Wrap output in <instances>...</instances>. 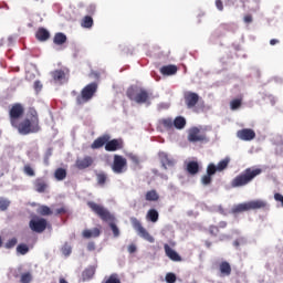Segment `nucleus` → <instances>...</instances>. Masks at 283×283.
<instances>
[{
    "label": "nucleus",
    "mask_w": 283,
    "mask_h": 283,
    "mask_svg": "<svg viewBox=\"0 0 283 283\" xmlns=\"http://www.w3.org/2000/svg\"><path fill=\"white\" fill-rule=\"evenodd\" d=\"M33 87H34L36 94H39V92H41L43 90V84H41V81H35L33 84Z\"/></svg>",
    "instance_id": "09e8293b"
},
{
    "label": "nucleus",
    "mask_w": 283,
    "mask_h": 283,
    "mask_svg": "<svg viewBox=\"0 0 283 283\" xmlns=\"http://www.w3.org/2000/svg\"><path fill=\"white\" fill-rule=\"evenodd\" d=\"M96 250V244L94 242H88L87 243V251H95Z\"/></svg>",
    "instance_id": "6e6d98bb"
},
{
    "label": "nucleus",
    "mask_w": 283,
    "mask_h": 283,
    "mask_svg": "<svg viewBox=\"0 0 283 283\" xmlns=\"http://www.w3.org/2000/svg\"><path fill=\"white\" fill-rule=\"evenodd\" d=\"M81 25L82 28H92V25H94V19H92L90 15H86L83 18Z\"/></svg>",
    "instance_id": "f704fd0d"
},
{
    "label": "nucleus",
    "mask_w": 283,
    "mask_h": 283,
    "mask_svg": "<svg viewBox=\"0 0 283 283\" xmlns=\"http://www.w3.org/2000/svg\"><path fill=\"white\" fill-rule=\"evenodd\" d=\"M87 207L103 220V222H108V227L111 228L114 238H118L120 235V230L118 229V226H116V217L107 210V208L94 202V201H87Z\"/></svg>",
    "instance_id": "f03ea898"
},
{
    "label": "nucleus",
    "mask_w": 283,
    "mask_h": 283,
    "mask_svg": "<svg viewBox=\"0 0 283 283\" xmlns=\"http://www.w3.org/2000/svg\"><path fill=\"white\" fill-rule=\"evenodd\" d=\"M164 251L167 258H169V260H171L172 262H182V256H180V254H178L176 250L171 249L169 244L167 243L164 244Z\"/></svg>",
    "instance_id": "f3484780"
},
{
    "label": "nucleus",
    "mask_w": 283,
    "mask_h": 283,
    "mask_svg": "<svg viewBox=\"0 0 283 283\" xmlns=\"http://www.w3.org/2000/svg\"><path fill=\"white\" fill-rule=\"evenodd\" d=\"M96 178H97V185H105V182H107V175L105 172H98L96 175Z\"/></svg>",
    "instance_id": "e433bc0d"
},
{
    "label": "nucleus",
    "mask_w": 283,
    "mask_h": 283,
    "mask_svg": "<svg viewBox=\"0 0 283 283\" xmlns=\"http://www.w3.org/2000/svg\"><path fill=\"white\" fill-rule=\"evenodd\" d=\"M23 172L31 178L35 176L34 169L30 165H24Z\"/></svg>",
    "instance_id": "79ce46f5"
},
{
    "label": "nucleus",
    "mask_w": 283,
    "mask_h": 283,
    "mask_svg": "<svg viewBox=\"0 0 283 283\" xmlns=\"http://www.w3.org/2000/svg\"><path fill=\"white\" fill-rule=\"evenodd\" d=\"M136 244L132 243L130 245H128V253H136Z\"/></svg>",
    "instance_id": "4d7b16f0"
},
{
    "label": "nucleus",
    "mask_w": 283,
    "mask_h": 283,
    "mask_svg": "<svg viewBox=\"0 0 283 283\" xmlns=\"http://www.w3.org/2000/svg\"><path fill=\"white\" fill-rule=\"evenodd\" d=\"M147 202H158L160 200V195L156 190H149L145 195Z\"/></svg>",
    "instance_id": "bb28decb"
},
{
    "label": "nucleus",
    "mask_w": 283,
    "mask_h": 283,
    "mask_svg": "<svg viewBox=\"0 0 283 283\" xmlns=\"http://www.w3.org/2000/svg\"><path fill=\"white\" fill-rule=\"evenodd\" d=\"M39 213H40V216H52V213H54V212L52 211V209H50V207L42 206V207H40Z\"/></svg>",
    "instance_id": "ea45409f"
},
{
    "label": "nucleus",
    "mask_w": 283,
    "mask_h": 283,
    "mask_svg": "<svg viewBox=\"0 0 283 283\" xmlns=\"http://www.w3.org/2000/svg\"><path fill=\"white\" fill-rule=\"evenodd\" d=\"M159 72L163 76H174V74H177L178 72V66L174 64L164 65L160 67Z\"/></svg>",
    "instance_id": "6ab92c4d"
},
{
    "label": "nucleus",
    "mask_w": 283,
    "mask_h": 283,
    "mask_svg": "<svg viewBox=\"0 0 283 283\" xmlns=\"http://www.w3.org/2000/svg\"><path fill=\"white\" fill-rule=\"evenodd\" d=\"M166 282L167 283H176V274L175 273H167L166 274Z\"/></svg>",
    "instance_id": "49530a36"
},
{
    "label": "nucleus",
    "mask_w": 283,
    "mask_h": 283,
    "mask_svg": "<svg viewBox=\"0 0 283 283\" xmlns=\"http://www.w3.org/2000/svg\"><path fill=\"white\" fill-rule=\"evenodd\" d=\"M65 213H67V208L61 207L55 210L54 216H65Z\"/></svg>",
    "instance_id": "de8ad7c7"
},
{
    "label": "nucleus",
    "mask_w": 283,
    "mask_h": 283,
    "mask_svg": "<svg viewBox=\"0 0 283 283\" xmlns=\"http://www.w3.org/2000/svg\"><path fill=\"white\" fill-rule=\"evenodd\" d=\"M233 244L234 247H240V241H234Z\"/></svg>",
    "instance_id": "0e129e2a"
},
{
    "label": "nucleus",
    "mask_w": 283,
    "mask_h": 283,
    "mask_svg": "<svg viewBox=\"0 0 283 283\" xmlns=\"http://www.w3.org/2000/svg\"><path fill=\"white\" fill-rule=\"evenodd\" d=\"M112 170L114 174H125L127 171V159L120 155H114Z\"/></svg>",
    "instance_id": "1a4fd4ad"
},
{
    "label": "nucleus",
    "mask_w": 283,
    "mask_h": 283,
    "mask_svg": "<svg viewBox=\"0 0 283 283\" xmlns=\"http://www.w3.org/2000/svg\"><path fill=\"white\" fill-rule=\"evenodd\" d=\"M223 240H229V235H227V234H221V235L219 237V241L222 242Z\"/></svg>",
    "instance_id": "052dcab7"
},
{
    "label": "nucleus",
    "mask_w": 283,
    "mask_h": 283,
    "mask_svg": "<svg viewBox=\"0 0 283 283\" xmlns=\"http://www.w3.org/2000/svg\"><path fill=\"white\" fill-rule=\"evenodd\" d=\"M96 274V266L90 265L82 272V281L90 282L92 277Z\"/></svg>",
    "instance_id": "aec40b11"
},
{
    "label": "nucleus",
    "mask_w": 283,
    "mask_h": 283,
    "mask_svg": "<svg viewBox=\"0 0 283 283\" xmlns=\"http://www.w3.org/2000/svg\"><path fill=\"white\" fill-rule=\"evenodd\" d=\"M126 96L137 105L149 103V92L140 86H130L126 91Z\"/></svg>",
    "instance_id": "20e7f679"
},
{
    "label": "nucleus",
    "mask_w": 283,
    "mask_h": 283,
    "mask_svg": "<svg viewBox=\"0 0 283 283\" xmlns=\"http://www.w3.org/2000/svg\"><path fill=\"white\" fill-rule=\"evenodd\" d=\"M94 165V158L92 156H84L83 158H77L75 161L76 169L83 170L88 169Z\"/></svg>",
    "instance_id": "4468645a"
},
{
    "label": "nucleus",
    "mask_w": 283,
    "mask_h": 283,
    "mask_svg": "<svg viewBox=\"0 0 283 283\" xmlns=\"http://www.w3.org/2000/svg\"><path fill=\"white\" fill-rule=\"evenodd\" d=\"M160 214H158V211L156 209H149L146 214V220H149V222H156Z\"/></svg>",
    "instance_id": "7c9ffc66"
},
{
    "label": "nucleus",
    "mask_w": 283,
    "mask_h": 283,
    "mask_svg": "<svg viewBox=\"0 0 283 283\" xmlns=\"http://www.w3.org/2000/svg\"><path fill=\"white\" fill-rule=\"evenodd\" d=\"M33 187L38 193H45L48 191V180L43 177H39L34 180Z\"/></svg>",
    "instance_id": "a211bd4d"
},
{
    "label": "nucleus",
    "mask_w": 283,
    "mask_h": 283,
    "mask_svg": "<svg viewBox=\"0 0 283 283\" xmlns=\"http://www.w3.org/2000/svg\"><path fill=\"white\" fill-rule=\"evenodd\" d=\"M186 171L190 174V176H196L200 171V164L198 161H189L186 166Z\"/></svg>",
    "instance_id": "b1692460"
},
{
    "label": "nucleus",
    "mask_w": 283,
    "mask_h": 283,
    "mask_svg": "<svg viewBox=\"0 0 283 283\" xmlns=\"http://www.w3.org/2000/svg\"><path fill=\"white\" fill-rule=\"evenodd\" d=\"M62 253L63 255H70L72 253V248H70V245H64L62 248Z\"/></svg>",
    "instance_id": "603ef678"
},
{
    "label": "nucleus",
    "mask_w": 283,
    "mask_h": 283,
    "mask_svg": "<svg viewBox=\"0 0 283 283\" xmlns=\"http://www.w3.org/2000/svg\"><path fill=\"white\" fill-rule=\"evenodd\" d=\"M207 249H211V241H205Z\"/></svg>",
    "instance_id": "680f3d73"
},
{
    "label": "nucleus",
    "mask_w": 283,
    "mask_h": 283,
    "mask_svg": "<svg viewBox=\"0 0 283 283\" xmlns=\"http://www.w3.org/2000/svg\"><path fill=\"white\" fill-rule=\"evenodd\" d=\"M172 125L175 129H185V127H187V119L182 116H177L172 119Z\"/></svg>",
    "instance_id": "a878e982"
},
{
    "label": "nucleus",
    "mask_w": 283,
    "mask_h": 283,
    "mask_svg": "<svg viewBox=\"0 0 283 283\" xmlns=\"http://www.w3.org/2000/svg\"><path fill=\"white\" fill-rule=\"evenodd\" d=\"M104 283H120V279L118 277V274L113 273L104 281Z\"/></svg>",
    "instance_id": "58836bf2"
},
{
    "label": "nucleus",
    "mask_w": 283,
    "mask_h": 283,
    "mask_svg": "<svg viewBox=\"0 0 283 283\" xmlns=\"http://www.w3.org/2000/svg\"><path fill=\"white\" fill-rule=\"evenodd\" d=\"M60 283H69V282H67V280L61 277V279H60Z\"/></svg>",
    "instance_id": "e2e57ef3"
},
{
    "label": "nucleus",
    "mask_w": 283,
    "mask_h": 283,
    "mask_svg": "<svg viewBox=\"0 0 283 283\" xmlns=\"http://www.w3.org/2000/svg\"><path fill=\"white\" fill-rule=\"evenodd\" d=\"M217 171H218V168H217L216 164H209L207 166V175L208 176H216Z\"/></svg>",
    "instance_id": "a19ab883"
},
{
    "label": "nucleus",
    "mask_w": 283,
    "mask_h": 283,
    "mask_svg": "<svg viewBox=\"0 0 283 283\" xmlns=\"http://www.w3.org/2000/svg\"><path fill=\"white\" fill-rule=\"evenodd\" d=\"M260 174H262L261 168H247L241 174L235 176L231 180L230 185H231L232 189H238L240 187H247V185H251V182H253V180H255V178H258V176H260Z\"/></svg>",
    "instance_id": "7ed1b4c3"
},
{
    "label": "nucleus",
    "mask_w": 283,
    "mask_h": 283,
    "mask_svg": "<svg viewBox=\"0 0 283 283\" xmlns=\"http://www.w3.org/2000/svg\"><path fill=\"white\" fill-rule=\"evenodd\" d=\"M274 200L276 202H281V207H283V196L280 192L274 193Z\"/></svg>",
    "instance_id": "3c124183"
},
{
    "label": "nucleus",
    "mask_w": 283,
    "mask_h": 283,
    "mask_svg": "<svg viewBox=\"0 0 283 283\" xmlns=\"http://www.w3.org/2000/svg\"><path fill=\"white\" fill-rule=\"evenodd\" d=\"M29 227L31 231H34V233H43V231L48 229V220H45L44 218L31 219L29 222Z\"/></svg>",
    "instance_id": "9d476101"
},
{
    "label": "nucleus",
    "mask_w": 283,
    "mask_h": 283,
    "mask_svg": "<svg viewBox=\"0 0 283 283\" xmlns=\"http://www.w3.org/2000/svg\"><path fill=\"white\" fill-rule=\"evenodd\" d=\"M107 140H112V136L109 134H104L97 137L91 145V149H101V147H105L107 145Z\"/></svg>",
    "instance_id": "2eb2a0df"
},
{
    "label": "nucleus",
    "mask_w": 283,
    "mask_h": 283,
    "mask_svg": "<svg viewBox=\"0 0 283 283\" xmlns=\"http://www.w3.org/2000/svg\"><path fill=\"white\" fill-rule=\"evenodd\" d=\"M160 127H164V129H174V118L171 117H164L159 119Z\"/></svg>",
    "instance_id": "c85d7f7f"
},
{
    "label": "nucleus",
    "mask_w": 283,
    "mask_h": 283,
    "mask_svg": "<svg viewBox=\"0 0 283 283\" xmlns=\"http://www.w3.org/2000/svg\"><path fill=\"white\" fill-rule=\"evenodd\" d=\"M219 229H227V227H228V223H227V221H220L219 222V226H217Z\"/></svg>",
    "instance_id": "13d9d810"
},
{
    "label": "nucleus",
    "mask_w": 283,
    "mask_h": 283,
    "mask_svg": "<svg viewBox=\"0 0 283 283\" xmlns=\"http://www.w3.org/2000/svg\"><path fill=\"white\" fill-rule=\"evenodd\" d=\"M35 38L38 41L45 42L50 39V31L45 28H39L35 33Z\"/></svg>",
    "instance_id": "5701e85b"
},
{
    "label": "nucleus",
    "mask_w": 283,
    "mask_h": 283,
    "mask_svg": "<svg viewBox=\"0 0 283 283\" xmlns=\"http://www.w3.org/2000/svg\"><path fill=\"white\" fill-rule=\"evenodd\" d=\"M14 247H17V238H12L6 243V249H14Z\"/></svg>",
    "instance_id": "a18cd8bd"
},
{
    "label": "nucleus",
    "mask_w": 283,
    "mask_h": 283,
    "mask_svg": "<svg viewBox=\"0 0 283 283\" xmlns=\"http://www.w3.org/2000/svg\"><path fill=\"white\" fill-rule=\"evenodd\" d=\"M125 147V143L122 138L117 139H108L105 145L106 151H119V149H123Z\"/></svg>",
    "instance_id": "ddd939ff"
},
{
    "label": "nucleus",
    "mask_w": 283,
    "mask_h": 283,
    "mask_svg": "<svg viewBox=\"0 0 283 283\" xmlns=\"http://www.w3.org/2000/svg\"><path fill=\"white\" fill-rule=\"evenodd\" d=\"M83 238H85L86 240H90V238H98L101 235V229L98 228H94L92 230L90 229H85L82 232Z\"/></svg>",
    "instance_id": "393cba45"
},
{
    "label": "nucleus",
    "mask_w": 283,
    "mask_h": 283,
    "mask_svg": "<svg viewBox=\"0 0 283 283\" xmlns=\"http://www.w3.org/2000/svg\"><path fill=\"white\" fill-rule=\"evenodd\" d=\"M54 178L57 180H65L67 178V170L65 168H57L54 172Z\"/></svg>",
    "instance_id": "c756f323"
},
{
    "label": "nucleus",
    "mask_w": 283,
    "mask_h": 283,
    "mask_svg": "<svg viewBox=\"0 0 283 283\" xmlns=\"http://www.w3.org/2000/svg\"><path fill=\"white\" fill-rule=\"evenodd\" d=\"M216 8L222 12L224 10V4L222 3V0H216Z\"/></svg>",
    "instance_id": "864d4df0"
},
{
    "label": "nucleus",
    "mask_w": 283,
    "mask_h": 283,
    "mask_svg": "<svg viewBox=\"0 0 283 283\" xmlns=\"http://www.w3.org/2000/svg\"><path fill=\"white\" fill-rule=\"evenodd\" d=\"M242 1V3H245V1H249V0H241Z\"/></svg>",
    "instance_id": "338daca9"
},
{
    "label": "nucleus",
    "mask_w": 283,
    "mask_h": 283,
    "mask_svg": "<svg viewBox=\"0 0 283 283\" xmlns=\"http://www.w3.org/2000/svg\"><path fill=\"white\" fill-rule=\"evenodd\" d=\"M242 107V97L234 98L230 102V109L235 112V109H240Z\"/></svg>",
    "instance_id": "2f4dec72"
},
{
    "label": "nucleus",
    "mask_w": 283,
    "mask_h": 283,
    "mask_svg": "<svg viewBox=\"0 0 283 283\" xmlns=\"http://www.w3.org/2000/svg\"><path fill=\"white\" fill-rule=\"evenodd\" d=\"M25 114V109L21 104H14L9 111V118L11 126L18 129L21 136H28V134H39L41 132V125H39V113L34 107H30L25 118L19 122Z\"/></svg>",
    "instance_id": "f257e3e1"
},
{
    "label": "nucleus",
    "mask_w": 283,
    "mask_h": 283,
    "mask_svg": "<svg viewBox=\"0 0 283 283\" xmlns=\"http://www.w3.org/2000/svg\"><path fill=\"white\" fill-rule=\"evenodd\" d=\"M244 23H253V15L247 14L243 18Z\"/></svg>",
    "instance_id": "5fc2aeb1"
},
{
    "label": "nucleus",
    "mask_w": 283,
    "mask_h": 283,
    "mask_svg": "<svg viewBox=\"0 0 283 283\" xmlns=\"http://www.w3.org/2000/svg\"><path fill=\"white\" fill-rule=\"evenodd\" d=\"M35 1H39V0H35Z\"/></svg>",
    "instance_id": "774afa93"
},
{
    "label": "nucleus",
    "mask_w": 283,
    "mask_h": 283,
    "mask_svg": "<svg viewBox=\"0 0 283 283\" xmlns=\"http://www.w3.org/2000/svg\"><path fill=\"white\" fill-rule=\"evenodd\" d=\"M229 163H231V159L229 157H226L224 159L219 161L217 165V171H224V169L229 167Z\"/></svg>",
    "instance_id": "473e14b6"
},
{
    "label": "nucleus",
    "mask_w": 283,
    "mask_h": 283,
    "mask_svg": "<svg viewBox=\"0 0 283 283\" xmlns=\"http://www.w3.org/2000/svg\"><path fill=\"white\" fill-rule=\"evenodd\" d=\"M184 101L188 109H193V107H196L200 101V95L193 92H186L184 94Z\"/></svg>",
    "instance_id": "f8f14e48"
},
{
    "label": "nucleus",
    "mask_w": 283,
    "mask_h": 283,
    "mask_svg": "<svg viewBox=\"0 0 283 283\" xmlns=\"http://www.w3.org/2000/svg\"><path fill=\"white\" fill-rule=\"evenodd\" d=\"M11 201L7 198L0 197V211H8L10 209Z\"/></svg>",
    "instance_id": "72a5a7b5"
},
{
    "label": "nucleus",
    "mask_w": 283,
    "mask_h": 283,
    "mask_svg": "<svg viewBox=\"0 0 283 283\" xmlns=\"http://www.w3.org/2000/svg\"><path fill=\"white\" fill-rule=\"evenodd\" d=\"M212 178H211V175H205L202 178H201V182H202V185H211V182H212Z\"/></svg>",
    "instance_id": "c03bdc74"
},
{
    "label": "nucleus",
    "mask_w": 283,
    "mask_h": 283,
    "mask_svg": "<svg viewBox=\"0 0 283 283\" xmlns=\"http://www.w3.org/2000/svg\"><path fill=\"white\" fill-rule=\"evenodd\" d=\"M266 201L256 199L243 203H239L232 207L231 213H244V211H255L258 209H266Z\"/></svg>",
    "instance_id": "39448f33"
},
{
    "label": "nucleus",
    "mask_w": 283,
    "mask_h": 283,
    "mask_svg": "<svg viewBox=\"0 0 283 283\" xmlns=\"http://www.w3.org/2000/svg\"><path fill=\"white\" fill-rule=\"evenodd\" d=\"M237 136L240 138V140H253V138H255V130L251 128H243L237 132Z\"/></svg>",
    "instance_id": "dca6fc26"
},
{
    "label": "nucleus",
    "mask_w": 283,
    "mask_h": 283,
    "mask_svg": "<svg viewBox=\"0 0 283 283\" xmlns=\"http://www.w3.org/2000/svg\"><path fill=\"white\" fill-rule=\"evenodd\" d=\"M17 251L20 253V255H25L30 251V248L28 244L22 243L17 247Z\"/></svg>",
    "instance_id": "4c0bfd02"
},
{
    "label": "nucleus",
    "mask_w": 283,
    "mask_h": 283,
    "mask_svg": "<svg viewBox=\"0 0 283 283\" xmlns=\"http://www.w3.org/2000/svg\"><path fill=\"white\" fill-rule=\"evenodd\" d=\"M130 223L133 229L137 231L139 238H143L144 240H146V242H150V244H154L156 242V239H154L151 234H149V231H147V229L143 227V223H140V220H138L136 217L130 218Z\"/></svg>",
    "instance_id": "0eeeda50"
},
{
    "label": "nucleus",
    "mask_w": 283,
    "mask_h": 283,
    "mask_svg": "<svg viewBox=\"0 0 283 283\" xmlns=\"http://www.w3.org/2000/svg\"><path fill=\"white\" fill-rule=\"evenodd\" d=\"M96 92H98V84L96 82L87 84L82 88L81 94L76 96V105H85V103H90V99L94 98Z\"/></svg>",
    "instance_id": "423d86ee"
},
{
    "label": "nucleus",
    "mask_w": 283,
    "mask_h": 283,
    "mask_svg": "<svg viewBox=\"0 0 283 283\" xmlns=\"http://www.w3.org/2000/svg\"><path fill=\"white\" fill-rule=\"evenodd\" d=\"M159 159L165 169H167V167H174L176 163L174 161V158L169 157L167 153H159Z\"/></svg>",
    "instance_id": "412c9836"
},
{
    "label": "nucleus",
    "mask_w": 283,
    "mask_h": 283,
    "mask_svg": "<svg viewBox=\"0 0 283 283\" xmlns=\"http://www.w3.org/2000/svg\"><path fill=\"white\" fill-rule=\"evenodd\" d=\"M219 271H220L221 277H229V275H231V264L227 261H222L219 264Z\"/></svg>",
    "instance_id": "4be33fe9"
},
{
    "label": "nucleus",
    "mask_w": 283,
    "mask_h": 283,
    "mask_svg": "<svg viewBox=\"0 0 283 283\" xmlns=\"http://www.w3.org/2000/svg\"><path fill=\"white\" fill-rule=\"evenodd\" d=\"M21 283H30L32 282V274L30 272L23 273L20 279Z\"/></svg>",
    "instance_id": "37998d69"
},
{
    "label": "nucleus",
    "mask_w": 283,
    "mask_h": 283,
    "mask_svg": "<svg viewBox=\"0 0 283 283\" xmlns=\"http://www.w3.org/2000/svg\"><path fill=\"white\" fill-rule=\"evenodd\" d=\"M208 233L209 235H211L212 238H218V233H220V228L218 226H209L208 228Z\"/></svg>",
    "instance_id": "c9c22d12"
},
{
    "label": "nucleus",
    "mask_w": 283,
    "mask_h": 283,
    "mask_svg": "<svg viewBox=\"0 0 283 283\" xmlns=\"http://www.w3.org/2000/svg\"><path fill=\"white\" fill-rule=\"evenodd\" d=\"M277 43H280V40L277 39L270 40V45H277Z\"/></svg>",
    "instance_id": "bf43d9fd"
},
{
    "label": "nucleus",
    "mask_w": 283,
    "mask_h": 283,
    "mask_svg": "<svg viewBox=\"0 0 283 283\" xmlns=\"http://www.w3.org/2000/svg\"><path fill=\"white\" fill-rule=\"evenodd\" d=\"M188 142L189 143H208L209 138L207 137V133H205L199 127H191L188 130Z\"/></svg>",
    "instance_id": "6e6552de"
},
{
    "label": "nucleus",
    "mask_w": 283,
    "mask_h": 283,
    "mask_svg": "<svg viewBox=\"0 0 283 283\" xmlns=\"http://www.w3.org/2000/svg\"><path fill=\"white\" fill-rule=\"evenodd\" d=\"M1 247H3V240H1V238H0V249H1Z\"/></svg>",
    "instance_id": "69168bd1"
},
{
    "label": "nucleus",
    "mask_w": 283,
    "mask_h": 283,
    "mask_svg": "<svg viewBox=\"0 0 283 283\" xmlns=\"http://www.w3.org/2000/svg\"><path fill=\"white\" fill-rule=\"evenodd\" d=\"M51 76L55 83L63 85V83H67L70 78V70L69 69H59L51 72Z\"/></svg>",
    "instance_id": "9b49d317"
},
{
    "label": "nucleus",
    "mask_w": 283,
    "mask_h": 283,
    "mask_svg": "<svg viewBox=\"0 0 283 283\" xmlns=\"http://www.w3.org/2000/svg\"><path fill=\"white\" fill-rule=\"evenodd\" d=\"M129 159L132 160L133 165H140V158H138V156L136 155H129Z\"/></svg>",
    "instance_id": "8fccbe9b"
},
{
    "label": "nucleus",
    "mask_w": 283,
    "mask_h": 283,
    "mask_svg": "<svg viewBox=\"0 0 283 283\" xmlns=\"http://www.w3.org/2000/svg\"><path fill=\"white\" fill-rule=\"evenodd\" d=\"M53 43L55 45H63L65 43H67V35H65V33H55L54 38H53Z\"/></svg>",
    "instance_id": "cd10ccee"
}]
</instances>
